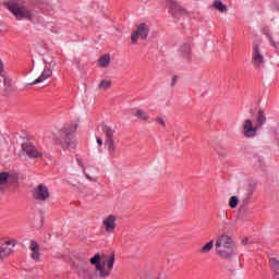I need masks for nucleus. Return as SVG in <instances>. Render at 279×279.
Segmentation results:
<instances>
[{
	"mask_svg": "<svg viewBox=\"0 0 279 279\" xmlns=\"http://www.w3.org/2000/svg\"><path fill=\"white\" fill-rule=\"evenodd\" d=\"M63 149H75V144L74 142H71V140H65L64 142L61 143Z\"/></svg>",
	"mask_w": 279,
	"mask_h": 279,
	"instance_id": "393cba45",
	"label": "nucleus"
},
{
	"mask_svg": "<svg viewBox=\"0 0 279 279\" xmlns=\"http://www.w3.org/2000/svg\"><path fill=\"white\" fill-rule=\"evenodd\" d=\"M177 82H178V76L174 75V76L172 77L171 86H175V83H177Z\"/></svg>",
	"mask_w": 279,
	"mask_h": 279,
	"instance_id": "2f4dec72",
	"label": "nucleus"
},
{
	"mask_svg": "<svg viewBox=\"0 0 279 279\" xmlns=\"http://www.w3.org/2000/svg\"><path fill=\"white\" fill-rule=\"evenodd\" d=\"M28 250L32 252L31 257L33 260H40V245L38 242L32 240Z\"/></svg>",
	"mask_w": 279,
	"mask_h": 279,
	"instance_id": "9b49d317",
	"label": "nucleus"
},
{
	"mask_svg": "<svg viewBox=\"0 0 279 279\" xmlns=\"http://www.w3.org/2000/svg\"><path fill=\"white\" fill-rule=\"evenodd\" d=\"M0 73H3V62L0 60Z\"/></svg>",
	"mask_w": 279,
	"mask_h": 279,
	"instance_id": "f704fd0d",
	"label": "nucleus"
},
{
	"mask_svg": "<svg viewBox=\"0 0 279 279\" xmlns=\"http://www.w3.org/2000/svg\"><path fill=\"white\" fill-rule=\"evenodd\" d=\"M53 75V71L50 68H45L41 72L40 76L37 77L33 83H31L32 86L36 84H43L46 80H49Z\"/></svg>",
	"mask_w": 279,
	"mask_h": 279,
	"instance_id": "ddd939ff",
	"label": "nucleus"
},
{
	"mask_svg": "<svg viewBox=\"0 0 279 279\" xmlns=\"http://www.w3.org/2000/svg\"><path fill=\"white\" fill-rule=\"evenodd\" d=\"M168 3L172 5V10H174V12H181L182 14H186V9L181 8L180 4L175 2V0H168Z\"/></svg>",
	"mask_w": 279,
	"mask_h": 279,
	"instance_id": "412c9836",
	"label": "nucleus"
},
{
	"mask_svg": "<svg viewBox=\"0 0 279 279\" xmlns=\"http://www.w3.org/2000/svg\"><path fill=\"white\" fill-rule=\"evenodd\" d=\"M99 64L100 66H104L106 69V66L110 64V54H105L100 57Z\"/></svg>",
	"mask_w": 279,
	"mask_h": 279,
	"instance_id": "b1692460",
	"label": "nucleus"
},
{
	"mask_svg": "<svg viewBox=\"0 0 279 279\" xmlns=\"http://www.w3.org/2000/svg\"><path fill=\"white\" fill-rule=\"evenodd\" d=\"M102 132L106 136L105 145L108 148L110 156H114V151H117V146H114V129L104 124Z\"/></svg>",
	"mask_w": 279,
	"mask_h": 279,
	"instance_id": "20e7f679",
	"label": "nucleus"
},
{
	"mask_svg": "<svg viewBox=\"0 0 279 279\" xmlns=\"http://www.w3.org/2000/svg\"><path fill=\"white\" fill-rule=\"evenodd\" d=\"M265 123H267V117H265V111H263V109H259L257 117H256V124L257 126L263 128V125H265Z\"/></svg>",
	"mask_w": 279,
	"mask_h": 279,
	"instance_id": "dca6fc26",
	"label": "nucleus"
},
{
	"mask_svg": "<svg viewBox=\"0 0 279 279\" xmlns=\"http://www.w3.org/2000/svg\"><path fill=\"white\" fill-rule=\"evenodd\" d=\"M269 40H270V45H271L272 47H275V49H278L279 43H278V41H274V38H271V37H269Z\"/></svg>",
	"mask_w": 279,
	"mask_h": 279,
	"instance_id": "c85d7f7f",
	"label": "nucleus"
},
{
	"mask_svg": "<svg viewBox=\"0 0 279 279\" xmlns=\"http://www.w3.org/2000/svg\"><path fill=\"white\" fill-rule=\"evenodd\" d=\"M252 195H254V187H251L247 191L246 197L243 199V204H250V199H252Z\"/></svg>",
	"mask_w": 279,
	"mask_h": 279,
	"instance_id": "cd10ccee",
	"label": "nucleus"
},
{
	"mask_svg": "<svg viewBox=\"0 0 279 279\" xmlns=\"http://www.w3.org/2000/svg\"><path fill=\"white\" fill-rule=\"evenodd\" d=\"M22 149L28 158H43V153L29 142L22 144Z\"/></svg>",
	"mask_w": 279,
	"mask_h": 279,
	"instance_id": "1a4fd4ad",
	"label": "nucleus"
},
{
	"mask_svg": "<svg viewBox=\"0 0 279 279\" xmlns=\"http://www.w3.org/2000/svg\"><path fill=\"white\" fill-rule=\"evenodd\" d=\"M181 53L183 56V58H186L187 60L191 59V45H186L184 44L183 46H181Z\"/></svg>",
	"mask_w": 279,
	"mask_h": 279,
	"instance_id": "aec40b11",
	"label": "nucleus"
},
{
	"mask_svg": "<svg viewBox=\"0 0 279 279\" xmlns=\"http://www.w3.org/2000/svg\"><path fill=\"white\" fill-rule=\"evenodd\" d=\"M112 86V82L108 80H104L99 83L98 88L99 90H108Z\"/></svg>",
	"mask_w": 279,
	"mask_h": 279,
	"instance_id": "5701e85b",
	"label": "nucleus"
},
{
	"mask_svg": "<svg viewBox=\"0 0 279 279\" xmlns=\"http://www.w3.org/2000/svg\"><path fill=\"white\" fill-rule=\"evenodd\" d=\"M216 254L222 260H231L239 254V248L236 247V243L234 239L228 234H221L216 240Z\"/></svg>",
	"mask_w": 279,
	"mask_h": 279,
	"instance_id": "f257e3e1",
	"label": "nucleus"
},
{
	"mask_svg": "<svg viewBox=\"0 0 279 279\" xmlns=\"http://www.w3.org/2000/svg\"><path fill=\"white\" fill-rule=\"evenodd\" d=\"M270 269L275 272V278H279V259L278 257L269 258Z\"/></svg>",
	"mask_w": 279,
	"mask_h": 279,
	"instance_id": "2eb2a0df",
	"label": "nucleus"
},
{
	"mask_svg": "<svg viewBox=\"0 0 279 279\" xmlns=\"http://www.w3.org/2000/svg\"><path fill=\"white\" fill-rule=\"evenodd\" d=\"M157 279H167V278H165V276H159L157 277Z\"/></svg>",
	"mask_w": 279,
	"mask_h": 279,
	"instance_id": "e433bc0d",
	"label": "nucleus"
},
{
	"mask_svg": "<svg viewBox=\"0 0 279 279\" xmlns=\"http://www.w3.org/2000/svg\"><path fill=\"white\" fill-rule=\"evenodd\" d=\"M215 151L220 156V158H226V156H228V149L220 144L216 145Z\"/></svg>",
	"mask_w": 279,
	"mask_h": 279,
	"instance_id": "4be33fe9",
	"label": "nucleus"
},
{
	"mask_svg": "<svg viewBox=\"0 0 279 279\" xmlns=\"http://www.w3.org/2000/svg\"><path fill=\"white\" fill-rule=\"evenodd\" d=\"M49 187H47L45 184H39L34 189L33 197L37 202H47L50 197Z\"/></svg>",
	"mask_w": 279,
	"mask_h": 279,
	"instance_id": "0eeeda50",
	"label": "nucleus"
},
{
	"mask_svg": "<svg viewBox=\"0 0 279 279\" xmlns=\"http://www.w3.org/2000/svg\"><path fill=\"white\" fill-rule=\"evenodd\" d=\"M213 8L215 10H218V12H228V7L226 4H223V2H221V0H215L213 3Z\"/></svg>",
	"mask_w": 279,
	"mask_h": 279,
	"instance_id": "a211bd4d",
	"label": "nucleus"
},
{
	"mask_svg": "<svg viewBox=\"0 0 279 279\" xmlns=\"http://www.w3.org/2000/svg\"><path fill=\"white\" fill-rule=\"evenodd\" d=\"M247 241H248V239H247V238H244V239L242 240V245H247Z\"/></svg>",
	"mask_w": 279,
	"mask_h": 279,
	"instance_id": "72a5a7b5",
	"label": "nucleus"
},
{
	"mask_svg": "<svg viewBox=\"0 0 279 279\" xmlns=\"http://www.w3.org/2000/svg\"><path fill=\"white\" fill-rule=\"evenodd\" d=\"M3 84L4 86L10 87V84H12V80L4 77Z\"/></svg>",
	"mask_w": 279,
	"mask_h": 279,
	"instance_id": "c756f323",
	"label": "nucleus"
},
{
	"mask_svg": "<svg viewBox=\"0 0 279 279\" xmlns=\"http://www.w3.org/2000/svg\"><path fill=\"white\" fill-rule=\"evenodd\" d=\"M14 247V243L12 241H7L4 244L0 246V259L3 260V258H8L10 254H12V247Z\"/></svg>",
	"mask_w": 279,
	"mask_h": 279,
	"instance_id": "f8f14e48",
	"label": "nucleus"
},
{
	"mask_svg": "<svg viewBox=\"0 0 279 279\" xmlns=\"http://www.w3.org/2000/svg\"><path fill=\"white\" fill-rule=\"evenodd\" d=\"M8 180H10V172H0V185L7 184Z\"/></svg>",
	"mask_w": 279,
	"mask_h": 279,
	"instance_id": "a878e982",
	"label": "nucleus"
},
{
	"mask_svg": "<svg viewBox=\"0 0 279 279\" xmlns=\"http://www.w3.org/2000/svg\"><path fill=\"white\" fill-rule=\"evenodd\" d=\"M258 130H260L259 126L257 124L254 126L252 120L247 119L243 122L242 132L245 138H254L258 134Z\"/></svg>",
	"mask_w": 279,
	"mask_h": 279,
	"instance_id": "423d86ee",
	"label": "nucleus"
},
{
	"mask_svg": "<svg viewBox=\"0 0 279 279\" xmlns=\"http://www.w3.org/2000/svg\"><path fill=\"white\" fill-rule=\"evenodd\" d=\"M149 36V26L145 23H141L136 31H134L131 34V41L133 45H136L138 43V38H142V40H147V37Z\"/></svg>",
	"mask_w": 279,
	"mask_h": 279,
	"instance_id": "39448f33",
	"label": "nucleus"
},
{
	"mask_svg": "<svg viewBox=\"0 0 279 279\" xmlns=\"http://www.w3.org/2000/svg\"><path fill=\"white\" fill-rule=\"evenodd\" d=\"M134 117H136V119L140 121H149V113L143 109H137L134 113Z\"/></svg>",
	"mask_w": 279,
	"mask_h": 279,
	"instance_id": "f3484780",
	"label": "nucleus"
},
{
	"mask_svg": "<svg viewBox=\"0 0 279 279\" xmlns=\"http://www.w3.org/2000/svg\"><path fill=\"white\" fill-rule=\"evenodd\" d=\"M19 1L21 0L4 1L3 7L9 10L17 21H23V19L34 21V13H32V10L27 9L25 5H19Z\"/></svg>",
	"mask_w": 279,
	"mask_h": 279,
	"instance_id": "7ed1b4c3",
	"label": "nucleus"
},
{
	"mask_svg": "<svg viewBox=\"0 0 279 279\" xmlns=\"http://www.w3.org/2000/svg\"><path fill=\"white\" fill-rule=\"evenodd\" d=\"M156 123H159V125H163L165 126V120L162 118H157L156 119Z\"/></svg>",
	"mask_w": 279,
	"mask_h": 279,
	"instance_id": "7c9ffc66",
	"label": "nucleus"
},
{
	"mask_svg": "<svg viewBox=\"0 0 279 279\" xmlns=\"http://www.w3.org/2000/svg\"><path fill=\"white\" fill-rule=\"evenodd\" d=\"M102 226L105 228V232L108 234H112L114 230H117V216L109 215L102 220Z\"/></svg>",
	"mask_w": 279,
	"mask_h": 279,
	"instance_id": "9d476101",
	"label": "nucleus"
},
{
	"mask_svg": "<svg viewBox=\"0 0 279 279\" xmlns=\"http://www.w3.org/2000/svg\"><path fill=\"white\" fill-rule=\"evenodd\" d=\"M116 260L117 257L114 253L109 255H99V253H97L89 259V263L96 267V271L99 272V278H109L112 269H114Z\"/></svg>",
	"mask_w": 279,
	"mask_h": 279,
	"instance_id": "f03ea898",
	"label": "nucleus"
},
{
	"mask_svg": "<svg viewBox=\"0 0 279 279\" xmlns=\"http://www.w3.org/2000/svg\"><path fill=\"white\" fill-rule=\"evenodd\" d=\"M229 206L230 208H236V206H239V197L231 196L229 199Z\"/></svg>",
	"mask_w": 279,
	"mask_h": 279,
	"instance_id": "bb28decb",
	"label": "nucleus"
},
{
	"mask_svg": "<svg viewBox=\"0 0 279 279\" xmlns=\"http://www.w3.org/2000/svg\"><path fill=\"white\" fill-rule=\"evenodd\" d=\"M96 141H97L98 145H100V146L104 145V140H101V137H97Z\"/></svg>",
	"mask_w": 279,
	"mask_h": 279,
	"instance_id": "473e14b6",
	"label": "nucleus"
},
{
	"mask_svg": "<svg viewBox=\"0 0 279 279\" xmlns=\"http://www.w3.org/2000/svg\"><path fill=\"white\" fill-rule=\"evenodd\" d=\"M213 247H215V240H211L207 244H205L199 250V254H209L213 251Z\"/></svg>",
	"mask_w": 279,
	"mask_h": 279,
	"instance_id": "6ab92c4d",
	"label": "nucleus"
},
{
	"mask_svg": "<svg viewBox=\"0 0 279 279\" xmlns=\"http://www.w3.org/2000/svg\"><path fill=\"white\" fill-rule=\"evenodd\" d=\"M252 62L255 69H260L265 64V57L260 52V46L258 44L253 45Z\"/></svg>",
	"mask_w": 279,
	"mask_h": 279,
	"instance_id": "6e6552de",
	"label": "nucleus"
},
{
	"mask_svg": "<svg viewBox=\"0 0 279 279\" xmlns=\"http://www.w3.org/2000/svg\"><path fill=\"white\" fill-rule=\"evenodd\" d=\"M77 132V124H71L70 126H65L60 131L61 137H69L71 134H75Z\"/></svg>",
	"mask_w": 279,
	"mask_h": 279,
	"instance_id": "4468645a",
	"label": "nucleus"
},
{
	"mask_svg": "<svg viewBox=\"0 0 279 279\" xmlns=\"http://www.w3.org/2000/svg\"><path fill=\"white\" fill-rule=\"evenodd\" d=\"M87 180H90L92 182H95L97 179L90 178V175L86 174Z\"/></svg>",
	"mask_w": 279,
	"mask_h": 279,
	"instance_id": "c9c22d12",
	"label": "nucleus"
}]
</instances>
